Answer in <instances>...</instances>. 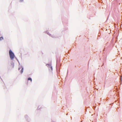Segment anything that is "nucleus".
I'll return each instance as SVG.
<instances>
[{"mask_svg": "<svg viewBox=\"0 0 122 122\" xmlns=\"http://www.w3.org/2000/svg\"><path fill=\"white\" fill-rule=\"evenodd\" d=\"M9 54L11 60H12L14 58L15 56L14 53L11 50L9 51Z\"/></svg>", "mask_w": 122, "mask_h": 122, "instance_id": "nucleus-1", "label": "nucleus"}, {"mask_svg": "<svg viewBox=\"0 0 122 122\" xmlns=\"http://www.w3.org/2000/svg\"><path fill=\"white\" fill-rule=\"evenodd\" d=\"M46 65L48 66L49 69L51 68V70L52 71V66H51V64H46Z\"/></svg>", "mask_w": 122, "mask_h": 122, "instance_id": "nucleus-2", "label": "nucleus"}, {"mask_svg": "<svg viewBox=\"0 0 122 122\" xmlns=\"http://www.w3.org/2000/svg\"><path fill=\"white\" fill-rule=\"evenodd\" d=\"M3 38L2 37H1L0 38V41L2 40H3Z\"/></svg>", "mask_w": 122, "mask_h": 122, "instance_id": "nucleus-4", "label": "nucleus"}, {"mask_svg": "<svg viewBox=\"0 0 122 122\" xmlns=\"http://www.w3.org/2000/svg\"><path fill=\"white\" fill-rule=\"evenodd\" d=\"M20 2H21L23 1V0H20Z\"/></svg>", "mask_w": 122, "mask_h": 122, "instance_id": "nucleus-6", "label": "nucleus"}, {"mask_svg": "<svg viewBox=\"0 0 122 122\" xmlns=\"http://www.w3.org/2000/svg\"><path fill=\"white\" fill-rule=\"evenodd\" d=\"M23 71V69H22L21 70V73H22Z\"/></svg>", "mask_w": 122, "mask_h": 122, "instance_id": "nucleus-5", "label": "nucleus"}, {"mask_svg": "<svg viewBox=\"0 0 122 122\" xmlns=\"http://www.w3.org/2000/svg\"><path fill=\"white\" fill-rule=\"evenodd\" d=\"M28 80H30L31 82H32V79L30 78H28Z\"/></svg>", "mask_w": 122, "mask_h": 122, "instance_id": "nucleus-3", "label": "nucleus"}]
</instances>
